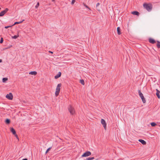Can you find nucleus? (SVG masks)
Instances as JSON below:
<instances>
[{
  "label": "nucleus",
  "mask_w": 160,
  "mask_h": 160,
  "mask_svg": "<svg viewBox=\"0 0 160 160\" xmlns=\"http://www.w3.org/2000/svg\"><path fill=\"white\" fill-rule=\"evenodd\" d=\"M151 125L152 127H155L157 125L154 122H151Z\"/></svg>",
  "instance_id": "obj_22"
},
{
  "label": "nucleus",
  "mask_w": 160,
  "mask_h": 160,
  "mask_svg": "<svg viewBox=\"0 0 160 160\" xmlns=\"http://www.w3.org/2000/svg\"><path fill=\"white\" fill-rule=\"evenodd\" d=\"M84 6H85L86 8H88L89 9H90V8H89V7L88 6H87V5H85V4H84Z\"/></svg>",
  "instance_id": "obj_30"
},
{
  "label": "nucleus",
  "mask_w": 160,
  "mask_h": 160,
  "mask_svg": "<svg viewBox=\"0 0 160 160\" xmlns=\"http://www.w3.org/2000/svg\"><path fill=\"white\" fill-rule=\"evenodd\" d=\"M22 160H28L27 158H24L22 159Z\"/></svg>",
  "instance_id": "obj_35"
},
{
  "label": "nucleus",
  "mask_w": 160,
  "mask_h": 160,
  "mask_svg": "<svg viewBox=\"0 0 160 160\" xmlns=\"http://www.w3.org/2000/svg\"><path fill=\"white\" fill-rule=\"evenodd\" d=\"M1 9V8H0V9Z\"/></svg>",
  "instance_id": "obj_39"
},
{
  "label": "nucleus",
  "mask_w": 160,
  "mask_h": 160,
  "mask_svg": "<svg viewBox=\"0 0 160 160\" xmlns=\"http://www.w3.org/2000/svg\"><path fill=\"white\" fill-rule=\"evenodd\" d=\"M143 7L148 11H150L152 9V6L151 4L144 3Z\"/></svg>",
  "instance_id": "obj_1"
},
{
  "label": "nucleus",
  "mask_w": 160,
  "mask_h": 160,
  "mask_svg": "<svg viewBox=\"0 0 160 160\" xmlns=\"http://www.w3.org/2000/svg\"><path fill=\"white\" fill-rule=\"evenodd\" d=\"M8 9L6 8L4 10L0 12V17H2L8 11Z\"/></svg>",
  "instance_id": "obj_7"
},
{
  "label": "nucleus",
  "mask_w": 160,
  "mask_h": 160,
  "mask_svg": "<svg viewBox=\"0 0 160 160\" xmlns=\"http://www.w3.org/2000/svg\"><path fill=\"white\" fill-rule=\"evenodd\" d=\"M3 41V38H1L0 41V43H2Z\"/></svg>",
  "instance_id": "obj_27"
},
{
  "label": "nucleus",
  "mask_w": 160,
  "mask_h": 160,
  "mask_svg": "<svg viewBox=\"0 0 160 160\" xmlns=\"http://www.w3.org/2000/svg\"><path fill=\"white\" fill-rule=\"evenodd\" d=\"M61 83H59L57 86L55 92V95L56 96H57L59 95L60 90V87L61 86Z\"/></svg>",
  "instance_id": "obj_2"
},
{
  "label": "nucleus",
  "mask_w": 160,
  "mask_h": 160,
  "mask_svg": "<svg viewBox=\"0 0 160 160\" xmlns=\"http://www.w3.org/2000/svg\"><path fill=\"white\" fill-rule=\"evenodd\" d=\"M99 5H100V3H98L96 4V7H97Z\"/></svg>",
  "instance_id": "obj_33"
},
{
  "label": "nucleus",
  "mask_w": 160,
  "mask_h": 160,
  "mask_svg": "<svg viewBox=\"0 0 160 160\" xmlns=\"http://www.w3.org/2000/svg\"><path fill=\"white\" fill-rule=\"evenodd\" d=\"M24 21V20L23 19V20L22 21H21L20 22H15L14 24H13V25H15V24H20V23H21L23 21Z\"/></svg>",
  "instance_id": "obj_18"
},
{
  "label": "nucleus",
  "mask_w": 160,
  "mask_h": 160,
  "mask_svg": "<svg viewBox=\"0 0 160 160\" xmlns=\"http://www.w3.org/2000/svg\"><path fill=\"white\" fill-rule=\"evenodd\" d=\"M15 135V136L16 137V138L18 139V137L17 135L16 134V133L15 134H14V135Z\"/></svg>",
  "instance_id": "obj_32"
},
{
  "label": "nucleus",
  "mask_w": 160,
  "mask_h": 160,
  "mask_svg": "<svg viewBox=\"0 0 160 160\" xmlns=\"http://www.w3.org/2000/svg\"><path fill=\"white\" fill-rule=\"evenodd\" d=\"M61 74L62 73L61 72H59L58 74L54 77L55 78V79H57L58 78H59L61 77Z\"/></svg>",
  "instance_id": "obj_11"
},
{
  "label": "nucleus",
  "mask_w": 160,
  "mask_h": 160,
  "mask_svg": "<svg viewBox=\"0 0 160 160\" xmlns=\"http://www.w3.org/2000/svg\"><path fill=\"white\" fill-rule=\"evenodd\" d=\"M52 148V147H50L49 148H48L46 150L45 153L46 154Z\"/></svg>",
  "instance_id": "obj_25"
},
{
  "label": "nucleus",
  "mask_w": 160,
  "mask_h": 160,
  "mask_svg": "<svg viewBox=\"0 0 160 160\" xmlns=\"http://www.w3.org/2000/svg\"><path fill=\"white\" fill-rule=\"evenodd\" d=\"M68 110L71 114L73 115L74 114L75 111L74 109L72 107V106H69L68 108Z\"/></svg>",
  "instance_id": "obj_4"
},
{
  "label": "nucleus",
  "mask_w": 160,
  "mask_h": 160,
  "mask_svg": "<svg viewBox=\"0 0 160 160\" xmlns=\"http://www.w3.org/2000/svg\"><path fill=\"white\" fill-rule=\"evenodd\" d=\"M91 154V153L90 151H87L84 153L82 156V157H86L90 156Z\"/></svg>",
  "instance_id": "obj_5"
},
{
  "label": "nucleus",
  "mask_w": 160,
  "mask_h": 160,
  "mask_svg": "<svg viewBox=\"0 0 160 160\" xmlns=\"http://www.w3.org/2000/svg\"><path fill=\"white\" fill-rule=\"evenodd\" d=\"M75 2V0H72V2H71V4H73L74 3V2Z\"/></svg>",
  "instance_id": "obj_28"
},
{
  "label": "nucleus",
  "mask_w": 160,
  "mask_h": 160,
  "mask_svg": "<svg viewBox=\"0 0 160 160\" xmlns=\"http://www.w3.org/2000/svg\"><path fill=\"white\" fill-rule=\"evenodd\" d=\"M18 37H19V35H14L13 36H12V39H16Z\"/></svg>",
  "instance_id": "obj_23"
},
{
  "label": "nucleus",
  "mask_w": 160,
  "mask_h": 160,
  "mask_svg": "<svg viewBox=\"0 0 160 160\" xmlns=\"http://www.w3.org/2000/svg\"><path fill=\"white\" fill-rule=\"evenodd\" d=\"M10 131L13 135L15 134L16 133L15 130L13 128H11Z\"/></svg>",
  "instance_id": "obj_14"
},
{
  "label": "nucleus",
  "mask_w": 160,
  "mask_h": 160,
  "mask_svg": "<svg viewBox=\"0 0 160 160\" xmlns=\"http://www.w3.org/2000/svg\"><path fill=\"white\" fill-rule=\"evenodd\" d=\"M101 123L103 125V127L106 130V122L105 120H104L103 119H102L101 120Z\"/></svg>",
  "instance_id": "obj_8"
},
{
  "label": "nucleus",
  "mask_w": 160,
  "mask_h": 160,
  "mask_svg": "<svg viewBox=\"0 0 160 160\" xmlns=\"http://www.w3.org/2000/svg\"><path fill=\"white\" fill-rule=\"evenodd\" d=\"M138 141L143 145H145L146 143V141L142 139H139Z\"/></svg>",
  "instance_id": "obj_13"
},
{
  "label": "nucleus",
  "mask_w": 160,
  "mask_h": 160,
  "mask_svg": "<svg viewBox=\"0 0 160 160\" xmlns=\"http://www.w3.org/2000/svg\"><path fill=\"white\" fill-rule=\"evenodd\" d=\"M117 31L118 34V35H120L121 34V29L120 27H118L117 28Z\"/></svg>",
  "instance_id": "obj_15"
},
{
  "label": "nucleus",
  "mask_w": 160,
  "mask_h": 160,
  "mask_svg": "<svg viewBox=\"0 0 160 160\" xmlns=\"http://www.w3.org/2000/svg\"><path fill=\"white\" fill-rule=\"evenodd\" d=\"M156 91H157L156 94V95H157V97H158V98L159 99H160V96L159 94L160 93V92L158 89H156Z\"/></svg>",
  "instance_id": "obj_12"
},
{
  "label": "nucleus",
  "mask_w": 160,
  "mask_h": 160,
  "mask_svg": "<svg viewBox=\"0 0 160 160\" xmlns=\"http://www.w3.org/2000/svg\"><path fill=\"white\" fill-rule=\"evenodd\" d=\"M11 27V26H5V28L7 29V28H9L10 27Z\"/></svg>",
  "instance_id": "obj_31"
},
{
  "label": "nucleus",
  "mask_w": 160,
  "mask_h": 160,
  "mask_svg": "<svg viewBox=\"0 0 160 160\" xmlns=\"http://www.w3.org/2000/svg\"><path fill=\"white\" fill-rule=\"evenodd\" d=\"M94 158V157H92L91 158H86V160H92Z\"/></svg>",
  "instance_id": "obj_24"
},
{
  "label": "nucleus",
  "mask_w": 160,
  "mask_h": 160,
  "mask_svg": "<svg viewBox=\"0 0 160 160\" xmlns=\"http://www.w3.org/2000/svg\"><path fill=\"white\" fill-rule=\"evenodd\" d=\"M149 42L152 44L155 43L156 42L155 40L151 38H150L148 39Z\"/></svg>",
  "instance_id": "obj_9"
},
{
  "label": "nucleus",
  "mask_w": 160,
  "mask_h": 160,
  "mask_svg": "<svg viewBox=\"0 0 160 160\" xmlns=\"http://www.w3.org/2000/svg\"><path fill=\"white\" fill-rule=\"evenodd\" d=\"M5 49H6V48H4L3 49V50H5Z\"/></svg>",
  "instance_id": "obj_38"
},
{
  "label": "nucleus",
  "mask_w": 160,
  "mask_h": 160,
  "mask_svg": "<svg viewBox=\"0 0 160 160\" xmlns=\"http://www.w3.org/2000/svg\"><path fill=\"white\" fill-rule=\"evenodd\" d=\"M54 1H55V0H52V2H54Z\"/></svg>",
  "instance_id": "obj_37"
},
{
  "label": "nucleus",
  "mask_w": 160,
  "mask_h": 160,
  "mask_svg": "<svg viewBox=\"0 0 160 160\" xmlns=\"http://www.w3.org/2000/svg\"><path fill=\"white\" fill-rule=\"evenodd\" d=\"M12 47V45H11L9 47H8L7 48H6V49H8L9 48H10L11 47Z\"/></svg>",
  "instance_id": "obj_29"
},
{
  "label": "nucleus",
  "mask_w": 160,
  "mask_h": 160,
  "mask_svg": "<svg viewBox=\"0 0 160 160\" xmlns=\"http://www.w3.org/2000/svg\"><path fill=\"white\" fill-rule=\"evenodd\" d=\"M80 83L82 84V85H84V80L83 79H81L80 80Z\"/></svg>",
  "instance_id": "obj_21"
},
{
  "label": "nucleus",
  "mask_w": 160,
  "mask_h": 160,
  "mask_svg": "<svg viewBox=\"0 0 160 160\" xmlns=\"http://www.w3.org/2000/svg\"><path fill=\"white\" fill-rule=\"evenodd\" d=\"M37 73L36 71H32L29 72V74L31 75H36L37 74Z\"/></svg>",
  "instance_id": "obj_16"
},
{
  "label": "nucleus",
  "mask_w": 160,
  "mask_h": 160,
  "mask_svg": "<svg viewBox=\"0 0 160 160\" xmlns=\"http://www.w3.org/2000/svg\"><path fill=\"white\" fill-rule=\"evenodd\" d=\"M138 93L139 96L141 98V99L142 100V101L143 102V103H145L146 102V100L145 98H144V97L143 96V94H142V93L141 92V90H138Z\"/></svg>",
  "instance_id": "obj_3"
},
{
  "label": "nucleus",
  "mask_w": 160,
  "mask_h": 160,
  "mask_svg": "<svg viewBox=\"0 0 160 160\" xmlns=\"http://www.w3.org/2000/svg\"><path fill=\"white\" fill-rule=\"evenodd\" d=\"M5 122L7 124H9L10 122V120L9 119L7 118L6 119Z\"/></svg>",
  "instance_id": "obj_17"
},
{
  "label": "nucleus",
  "mask_w": 160,
  "mask_h": 160,
  "mask_svg": "<svg viewBox=\"0 0 160 160\" xmlns=\"http://www.w3.org/2000/svg\"><path fill=\"white\" fill-rule=\"evenodd\" d=\"M39 5V3L38 2H37V4H36V6H35V8H37Z\"/></svg>",
  "instance_id": "obj_26"
},
{
  "label": "nucleus",
  "mask_w": 160,
  "mask_h": 160,
  "mask_svg": "<svg viewBox=\"0 0 160 160\" xmlns=\"http://www.w3.org/2000/svg\"><path fill=\"white\" fill-rule=\"evenodd\" d=\"M49 52L51 53L52 54L53 53V52H52V51H49Z\"/></svg>",
  "instance_id": "obj_34"
},
{
  "label": "nucleus",
  "mask_w": 160,
  "mask_h": 160,
  "mask_svg": "<svg viewBox=\"0 0 160 160\" xmlns=\"http://www.w3.org/2000/svg\"><path fill=\"white\" fill-rule=\"evenodd\" d=\"M2 62V60L1 59H0V62Z\"/></svg>",
  "instance_id": "obj_36"
},
{
  "label": "nucleus",
  "mask_w": 160,
  "mask_h": 160,
  "mask_svg": "<svg viewBox=\"0 0 160 160\" xmlns=\"http://www.w3.org/2000/svg\"><path fill=\"white\" fill-rule=\"evenodd\" d=\"M8 80V78H4L2 79V81L3 82H5Z\"/></svg>",
  "instance_id": "obj_20"
},
{
  "label": "nucleus",
  "mask_w": 160,
  "mask_h": 160,
  "mask_svg": "<svg viewBox=\"0 0 160 160\" xmlns=\"http://www.w3.org/2000/svg\"><path fill=\"white\" fill-rule=\"evenodd\" d=\"M131 13L133 15H136L138 16L139 15V13L136 11L132 12Z\"/></svg>",
  "instance_id": "obj_10"
},
{
  "label": "nucleus",
  "mask_w": 160,
  "mask_h": 160,
  "mask_svg": "<svg viewBox=\"0 0 160 160\" xmlns=\"http://www.w3.org/2000/svg\"><path fill=\"white\" fill-rule=\"evenodd\" d=\"M6 97L9 100H11L13 99V95L11 93H10L9 94H7L6 96Z\"/></svg>",
  "instance_id": "obj_6"
},
{
  "label": "nucleus",
  "mask_w": 160,
  "mask_h": 160,
  "mask_svg": "<svg viewBox=\"0 0 160 160\" xmlns=\"http://www.w3.org/2000/svg\"><path fill=\"white\" fill-rule=\"evenodd\" d=\"M157 47L158 48H160V42L159 41H157Z\"/></svg>",
  "instance_id": "obj_19"
}]
</instances>
